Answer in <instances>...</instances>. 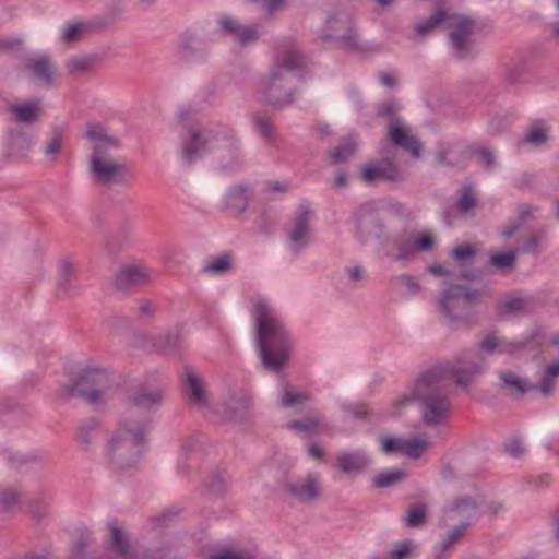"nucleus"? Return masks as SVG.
I'll return each instance as SVG.
<instances>
[{"label": "nucleus", "mask_w": 559, "mask_h": 559, "mask_svg": "<svg viewBox=\"0 0 559 559\" xmlns=\"http://www.w3.org/2000/svg\"><path fill=\"white\" fill-rule=\"evenodd\" d=\"M478 372L477 368L468 371L454 370L449 366H437L424 371L405 392L392 401L390 414L399 416L415 403L420 404L423 418L428 425L440 424L449 414V403L442 394L445 382L453 379L457 384L465 385L469 378Z\"/></svg>", "instance_id": "obj_1"}, {"label": "nucleus", "mask_w": 559, "mask_h": 559, "mask_svg": "<svg viewBox=\"0 0 559 559\" xmlns=\"http://www.w3.org/2000/svg\"><path fill=\"white\" fill-rule=\"evenodd\" d=\"M250 302L259 357L266 369L277 370L289 358L292 337L278 312L265 297L253 296Z\"/></svg>", "instance_id": "obj_2"}, {"label": "nucleus", "mask_w": 559, "mask_h": 559, "mask_svg": "<svg viewBox=\"0 0 559 559\" xmlns=\"http://www.w3.org/2000/svg\"><path fill=\"white\" fill-rule=\"evenodd\" d=\"M85 138L93 150L90 159L93 177L102 182H112L122 178L127 168L110 154L112 150L119 147L117 136L102 123H88Z\"/></svg>", "instance_id": "obj_3"}, {"label": "nucleus", "mask_w": 559, "mask_h": 559, "mask_svg": "<svg viewBox=\"0 0 559 559\" xmlns=\"http://www.w3.org/2000/svg\"><path fill=\"white\" fill-rule=\"evenodd\" d=\"M301 66V58L295 48L283 50L280 56L275 68L271 71L266 80L262 82V93L266 99L273 105H286L292 102L289 95L281 96L280 81L286 80L288 76L299 78L297 69Z\"/></svg>", "instance_id": "obj_4"}, {"label": "nucleus", "mask_w": 559, "mask_h": 559, "mask_svg": "<svg viewBox=\"0 0 559 559\" xmlns=\"http://www.w3.org/2000/svg\"><path fill=\"white\" fill-rule=\"evenodd\" d=\"M444 25L451 29V41L457 56L463 57L467 47V35L471 31L472 21L466 16L439 11L430 19L419 23L416 27L418 35H426L438 26Z\"/></svg>", "instance_id": "obj_5"}, {"label": "nucleus", "mask_w": 559, "mask_h": 559, "mask_svg": "<svg viewBox=\"0 0 559 559\" xmlns=\"http://www.w3.org/2000/svg\"><path fill=\"white\" fill-rule=\"evenodd\" d=\"M146 432L145 425L124 421L119 431L109 440L106 447L107 455L117 464L123 466L124 456H134L140 452V447Z\"/></svg>", "instance_id": "obj_6"}, {"label": "nucleus", "mask_w": 559, "mask_h": 559, "mask_svg": "<svg viewBox=\"0 0 559 559\" xmlns=\"http://www.w3.org/2000/svg\"><path fill=\"white\" fill-rule=\"evenodd\" d=\"M109 372L94 362H88L79 371L71 392H76L92 404L103 401L109 384Z\"/></svg>", "instance_id": "obj_7"}, {"label": "nucleus", "mask_w": 559, "mask_h": 559, "mask_svg": "<svg viewBox=\"0 0 559 559\" xmlns=\"http://www.w3.org/2000/svg\"><path fill=\"white\" fill-rule=\"evenodd\" d=\"M478 294L476 290L459 285H451L441 296V310L445 316L454 319L456 317L455 311L464 308L467 304L475 300Z\"/></svg>", "instance_id": "obj_8"}, {"label": "nucleus", "mask_w": 559, "mask_h": 559, "mask_svg": "<svg viewBox=\"0 0 559 559\" xmlns=\"http://www.w3.org/2000/svg\"><path fill=\"white\" fill-rule=\"evenodd\" d=\"M429 442L425 439L413 438L402 439L386 437L381 441V449L386 454L405 455L412 459L419 457L428 448Z\"/></svg>", "instance_id": "obj_9"}, {"label": "nucleus", "mask_w": 559, "mask_h": 559, "mask_svg": "<svg viewBox=\"0 0 559 559\" xmlns=\"http://www.w3.org/2000/svg\"><path fill=\"white\" fill-rule=\"evenodd\" d=\"M212 140L213 134L211 131L197 132L193 129L187 130L182 144L183 158L190 162L202 156Z\"/></svg>", "instance_id": "obj_10"}, {"label": "nucleus", "mask_w": 559, "mask_h": 559, "mask_svg": "<svg viewBox=\"0 0 559 559\" xmlns=\"http://www.w3.org/2000/svg\"><path fill=\"white\" fill-rule=\"evenodd\" d=\"M313 217V211L308 203H301L295 214V218L289 231V239L295 246L306 243L310 235V222Z\"/></svg>", "instance_id": "obj_11"}, {"label": "nucleus", "mask_w": 559, "mask_h": 559, "mask_svg": "<svg viewBox=\"0 0 559 559\" xmlns=\"http://www.w3.org/2000/svg\"><path fill=\"white\" fill-rule=\"evenodd\" d=\"M389 134L393 144L403 147L414 157L420 156L421 144L412 135L409 128L400 119L392 120Z\"/></svg>", "instance_id": "obj_12"}, {"label": "nucleus", "mask_w": 559, "mask_h": 559, "mask_svg": "<svg viewBox=\"0 0 559 559\" xmlns=\"http://www.w3.org/2000/svg\"><path fill=\"white\" fill-rule=\"evenodd\" d=\"M109 532L111 555L107 559H146V556L130 549L126 534L117 523L109 524Z\"/></svg>", "instance_id": "obj_13"}, {"label": "nucleus", "mask_w": 559, "mask_h": 559, "mask_svg": "<svg viewBox=\"0 0 559 559\" xmlns=\"http://www.w3.org/2000/svg\"><path fill=\"white\" fill-rule=\"evenodd\" d=\"M277 402L281 407L292 409L294 412H302L308 409L311 399L308 394L295 389L289 384H284L278 392Z\"/></svg>", "instance_id": "obj_14"}, {"label": "nucleus", "mask_w": 559, "mask_h": 559, "mask_svg": "<svg viewBox=\"0 0 559 559\" xmlns=\"http://www.w3.org/2000/svg\"><path fill=\"white\" fill-rule=\"evenodd\" d=\"M537 373V382L532 385V389L544 395L552 393L559 380V358L540 366Z\"/></svg>", "instance_id": "obj_15"}, {"label": "nucleus", "mask_w": 559, "mask_h": 559, "mask_svg": "<svg viewBox=\"0 0 559 559\" xmlns=\"http://www.w3.org/2000/svg\"><path fill=\"white\" fill-rule=\"evenodd\" d=\"M287 490L292 497L300 501H311L320 495V483L317 476L309 475L302 480L290 484Z\"/></svg>", "instance_id": "obj_16"}, {"label": "nucleus", "mask_w": 559, "mask_h": 559, "mask_svg": "<svg viewBox=\"0 0 559 559\" xmlns=\"http://www.w3.org/2000/svg\"><path fill=\"white\" fill-rule=\"evenodd\" d=\"M287 427L302 437H311L329 431L326 423L314 415H310L302 420H293L288 423Z\"/></svg>", "instance_id": "obj_17"}, {"label": "nucleus", "mask_w": 559, "mask_h": 559, "mask_svg": "<svg viewBox=\"0 0 559 559\" xmlns=\"http://www.w3.org/2000/svg\"><path fill=\"white\" fill-rule=\"evenodd\" d=\"M397 171L390 162L370 163L362 169V179L366 183H373L384 179H395Z\"/></svg>", "instance_id": "obj_18"}, {"label": "nucleus", "mask_w": 559, "mask_h": 559, "mask_svg": "<svg viewBox=\"0 0 559 559\" xmlns=\"http://www.w3.org/2000/svg\"><path fill=\"white\" fill-rule=\"evenodd\" d=\"M148 278L146 270L140 265L132 264L123 266L116 277V284L120 288L144 283Z\"/></svg>", "instance_id": "obj_19"}, {"label": "nucleus", "mask_w": 559, "mask_h": 559, "mask_svg": "<svg viewBox=\"0 0 559 559\" xmlns=\"http://www.w3.org/2000/svg\"><path fill=\"white\" fill-rule=\"evenodd\" d=\"M370 463V457L362 451L345 452L340 455L338 464L344 472L356 473Z\"/></svg>", "instance_id": "obj_20"}, {"label": "nucleus", "mask_w": 559, "mask_h": 559, "mask_svg": "<svg viewBox=\"0 0 559 559\" xmlns=\"http://www.w3.org/2000/svg\"><path fill=\"white\" fill-rule=\"evenodd\" d=\"M185 382L191 402L198 406H203L206 402V394L202 379L193 371H187Z\"/></svg>", "instance_id": "obj_21"}, {"label": "nucleus", "mask_w": 559, "mask_h": 559, "mask_svg": "<svg viewBox=\"0 0 559 559\" xmlns=\"http://www.w3.org/2000/svg\"><path fill=\"white\" fill-rule=\"evenodd\" d=\"M248 200V191L242 187H237L226 193L224 205L231 214H238L246 210Z\"/></svg>", "instance_id": "obj_22"}, {"label": "nucleus", "mask_w": 559, "mask_h": 559, "mask_svg": "<svg viewBox=\"0 0 559 559\" xmlns=\"http://www.w3.org/2000/svg\"><path fill=\"white\" fill-rule=\"evenodd\" d=\"M221 26L225 31L234 34L236 38L242 43H248L258 37V31L254 26H242L230 17H223L221 20Z\"/></svg>", "instance_id": "obj_23"}, {"label": "nucleus", "mask_w": 559, "mask_h": 559, "mask_svg": "<svg viewBox=\"0 0 559 559\" xmlns=\"http://www.w3.org/2000/svg\"><path fill=\"white\" fill-rule=\"evenodd\" d=\"M477 503L468 498L460 499L452 503L445 510V516L449 520L462 519V518H473L477 514Z\"/></svg>", "instance_id": "obj_24"}, {"label": "nucleus", "mask_w": 559, "mask_h": 559, "mask_svg": "<svg viewBox=\"0 0 559 559\" xmlns=\"http://www.w3.org/2000/svg\"><path fill=\"white\" fill-rule=\"evenodd\" d=\"M548 138L549 130L547 126L544 122H538L527 130L524 138L522 139V144L538 147L544 144Z\"/></svg>", "instance_id": "obj_25"}, {"label": "nucleus", "mask_w": 559, "mask_h": 559, "mask_svg": "<svg viewBox=\"0 0 559 559\" xmlns=\"http://www.w3.org/2000/svg\"><path fill=\"white\" fill-rule=\"evenodd\" d=\"M29 68L32 70L33 75H35L38 80L50 83L56 76V72L50 66L48 59L46 57H38L31 61Z\"/></svg>", "instance_id": "obj_26"}, {"label": "nucleus", "mask_w": 559, "mask_h": 559, "mask_svg": "<svg viewBox=\"0 0 559 559\" xmlns=\"http://www.w3.org/2000/svg\"><path fill=\"white\" fill-rule=\"evenodd\" d=\"M11 111L15 116L16 120L23 123H29L34 121L39 112L38 102H28L21 105H14L11 107Z\"/></svg>", "instance_id": "obj_27"}, {"label": "nucleus", "mask_w": 559, "mask_h": 559, "mask_svg": "<svg viewBox=\"0 0 559 559\" xmlns=\"http://www.w3.org/2000/svg\"><path fill=\"white\" fill-rule=\"evenodd\" d=\"M501 380L504 386L513 394H522L533 390L532 384H530L526 379L513 372H503L501 374Z\"/></svg>", "instance_id": "obj_28"}, {"label": "nucleus", "mask_w": 559, "mask_h": 559, "mask_svg": "<svg viewBox=\"0 0 559 559\" xmlns=\"http://www.w3.org/2000/svg\"><path fill=\"white\" fill-rule=\"evenodd\" d=\"M406 477V474L401 469H389L379 473L372 479L373 485L378 488H389Z\"/></svg>", "instance_id": "obj_29"}, {"label": "nucleus", "mask_w": 559, "mask_h": 559, "mask_svg": "<svg viewBox=\"0 0 559 559\" xmlns=\"http://www.w3.org/2000/svg\"><path fill=\"white\" fill-rule=\"evenodd\" d=\"M415 550L414 542L403 540L392 547L386 559H412Z\"/></svg>", "instance_id": "obj_30"}, {"label": "nucleus", "mask_w": 559, "mask_h": 559, "mask_svg": "<svg viewBox=\"0 0 559 559\" xmlns=\"http://www.w3.org/2000/svg\"><path fill=\"white\" fill-rule=\"evenodd\" d=\"M513 347L512 344L502 343L500 338L493 334L487 335L480 343V348L485 353H492L498 349L499 352H509Z\"/></svg>", "instance_id": "obj_31"}, {"label": "nucleus", "mask_w": 559, "mask_h": 559, "mask_svg": "<svg viewBox=\"0 0 559 559\" xmlns=\"http://www.w3.org/2000/svg\"><path fill=\"white\" fill-rule=\"evenodd\" d=\"M230 258L228 255H221L210 261L204 270L211 274H221L230 267Z\"/></svg>", "instance_id": "obj_32"}, {"label": "nucleus", "mask_w": 559, "mask_h": 559, "mask_svg": "<svg viewBox=\"0 0 559 559\" xmlns=\"http://www.w3.org/2000/svg\"><path fill=\"white\" fill-rule=\"evenodd\" d=\"M468 523H461L460 525L452 528L440 542V547L447 549L455 544L466 532Z\"/></svg>", "instance_id": "obj_33"}, {"label": "nucleus", "mask_w": 559, "mask_h": 559, "mask_svg": "<svg viewBox=\"0 0 559 559\" xmlns=\"http://www.w3.org/2000/svg\"><path fill=\"white\" fill-rule=\"evenodd\" d=\"M524 309V300L520 297H508L499 306L502 314H512Z\"/></svg>", "instance_id": "obj_34"}, {"label": "nucleus", "mask_w": 559, "mask_h": 559, "mask_svg": "<svg viewBox=\"0 0 559 559\" xmlns=\"http://www.w3.org/2000/svg\"><path fill=\"white\" fill-rule=\"evenodd\" d=\"M514 260H515L514 251L495 253L490 257L491 265L497 269L510 267L514 263Z\"/></svg>", "instance_id": "obj_35"}, {"label": "nucleus", "mask_w": 559, "mask_h": 559, "mask_svg": "<svg viewBox=\"0 0 559 559\" xmlns=\"http://www.w3.org/2000/svg\"><path fill=\"white\" fill-rule=\"evenodd\" d=\"M475 253L476 250L472 246L463 245L453 249L452 257L457 263L464 265L474 258Z\"/></svg>", "instance_id": "obj_36"}, {"label": "nucleus", "mask_w": 559, "mask_h": 559, "mask_svg": "<svg viewBox=\"0 0 559 559\" xmlns=\"http://www.w3.org/2000/svg\"><path fill=\"white\" fill-rule=\"evenodd\" d=\"M86 31L84 23L75 22L67 25L62 31V38L66 41H73L80 38V36Z\"/></svg>", "instance_id": "obj_37"}, {"label": "nucleus", "mask_w": 559, "mask_h": 559, "mask_svg": "<svg viewBox=\"0 0 559 559\" xmlns=\"http://www.w3.org/2000/svg\"><path fill=\"white\" fill-rule=\"evenodd\" d=\"M356 144L354 142H348L343 144L342 146L334 150L331 154V157L335 163H342L346 160L355 151Z\"/></svg>", "instance_id": "obj_38"}, {"label": "nucleus", "mask_w": 559, "mask_h": 559, "mask_svg": "<svg viewBox=\"0 0 559 559\" xmlns=\"http://www.w3.org/2000/svg\"><path fill=\"white\" fill-rule=\"evenodd\" d=\"M426 518L425 506H417L413 508L405 518V522L409 526H418Z\"/></svg>", "instance_id": "obj_39"}, {"label": "nucleus", "mask_w": 559, "mask_h": 559, "mask_svg": "<svg viewBox=\"0 0 559 559\" xmlns=\"http://www.w3.org/2000/svg\"><path fill=\"white\" fill-rule=\"evenodd\" d=\"M160 400L158 392H140L135 395L134 402L139 406L148 407Z\"/></svg>", "instance_id": "obj_40"}, {"label": "nucleus", "mask_w": 559, "mask_h": 559, "mask_svg": "<svg viewBox=\"0 0 559 559\" xmlns=\"http://www.w3.org/2000/svg\"><path fill=\"white\" fill-rule=\"evenodd\" d=\"M433 239L429 234H419L414 238L413 249L416 251H428L433 247Z\"/></svg>", "instance_id": "obj_41"}, {"label": "nucleus", "mask_w": 559, "mask_h": 559, "mask_svg": "<svg viewBox=\"0 0 559 559\" xmlns=\"http://www.w3.org/2000/svg\"><path fill=\"white\" fill-rule=\"evenodd\" d=\"M474 203H475V198H474L471 187H464L462 190V194L457 202L459 209L462 212H467L468 210H471L474 206Z\"/></svg>", "instance_id": "obj_42"}, {"label": "nucleus", "mask_w": 559, "mask_h": 559, "mask_svg": "<svg viewBox=\"0 0 559 559\" xmlns=\"http://www.w3.org/2000/svg\"><path fill=\"white\" fill-rule=\"evenodd\" d=\"M525 449V442L519 437L511 438L506 444L507 452L514 457L520 456Z\"/></svg>", "instance_id": "obj_43"}, {"label": "nucleus", "mask_w": 559, "mask_h": 559, "mask_svg": "<svg viewBox=\"0 0 559 559\" xmlns=\"http://www.w3.org/2000/svg\"><path fill=\"white\" fill-rule=\"evenodd\" d=\"M212 559H251V557L240 550L224 549L214 555Z\"/></svg>", "instance_id": "obj_44"}, {"label": "nucleus", "mask_w": 559, "mask_h": 559, "mask_svg": "<svg viewBox=\"0 0 559 559\" xmlns=\"http://www.w3.org/2000/svg\"><path fill=\"white\" fill-rule=\"evenodd\" d=\"M19 498V493L15 490H5L0 492V508L8 509L12 507Z\"/></svg>", "instance_id": "obj_45"}, {"label": "nucleus", "mask_w": 559, "mask_h": 559, "mask_svg": "<svg viewBox=\"0 0 559 559\" xmlns=\"http://www.w3.org/2000/svg\"><path fill=\"white\" fill-rule=\"evenodd\" d=\"M90 62L87 57H75L69 61L68 67L71 72H79L86 69Z\"/></svg>", "instance_id": "obj_46"}, {"label": "nucleus", "mask_w": 559, "mask_h": 559, "mask_svg": "<svg viewBox=\"0 0 559 559\" xmlns=\"http://www.w3.org/2000/svg\"><path fill=\"white\" fill-rule=\"evenodd\" d=\"M62 141L59 136L51 139L46 146V155L51 158H55L56 155L59 153Z\"/></svg>", "instance_id": "obj_47"}, {"label": "nucleus", "mask_w": 559, "mask_h": 559, "mask_svg": "<svg viewBox=\"0 0 559 559\" xmlns=\"http://www.w3.org/2000/svg\"><path fill=\"white\" fill-rule=\"evenodd\" d=\"M346 276L349 282L357 283L364 277V270L359 265H353L346 269Z\"/></svg>", "instance_id": "obj_48"}, {"label": "nucleus", "mask_w": 559, "mask_h": 559, "mask_svg": "<svg viewBox=\"0 0 559 559\" xmlns=\"http://www.w3.org/2000/svg\"><path fill=\"white\" fill-rule=\"evenodd\" d=\"M59 272L62 278H69L75 272V265L70 260H63L60 263Z\"/></svg>", "instance_id": "obj_49"}, {"label": "nucleus", "mask_w": 559, "mask_h": 559, "mask_svg": "<svg viewBox=\"0 0 559 559\" xmlns=\"http://www.w3.org/2000/svg\"><path fill=\"white\" fill-rule=\"evenodd\" d=\"M254 124H255V128L258 130V132L263 135V136H267L270 133H271V126L269 123V121L264 118H257L254 120Z\"/></svg>", "instance_id": "obj_50"}, {"label": "nucleus", "mask_w": 559, "mask_h": 559, "mask_svg": "<svg viewBox=\"0 0 559 559\" xmlns=\"http://www.w3.org/2000/svg\"><path fill=\"white\" fill-rule=\"evenodd\" d=\"M286 0H266L265 9L270 14L276 13L285 5Z\"/></svg>", "instance_id": "obj_51"}, {"label": "nucleus", "mask_w": 559, "mask_h": 559, "mask_svg": "<svg viewBox=\"0 0 559 559\" xmlns=\"http://www.w3.org/2000/svg\"><path fill=\"white\" fill-rule=\"evenodd\" d=\"M478 159L484 166L489 167L495 162V155L488 150H481L478 152Z\"/></svg>", "instance_id": "obj_52"}, {"label": "nucleus", "mask_w": 559, "mask_h": 559, "mask_svg": "<svg viewBox=\"0 0 559 559\" xmlns=\"http://www.w3.org/2000/svg\"><path fill=\"white\" fill-rule=\"evenodd\" d=\"M288 189V186L284 182L275 181L269 185L270 193H278L284 192Z\"/></svg>", "instance_id": "obj_53"}, {"label": "nucleus", "mask_w": 559, "mask_h": 559, "mask_svg": "<svg viewBox=\"0 0 559 559\" xmlns=\"http://www.w3.org/2000/svg\"><path fill=\"white\" fill-rule=\"evenodd\" d=\"M380 81L385 86H393L395 84V76L391 73H383Z\"/></svg>", "instance_id": "obj_54"}, {"label": "nucleus", "mask_w": 559, "mask_h": 559, "mask_svg": "<svg viewBox=\"0 0 559 559\" xmlns=\"http://www.w3.org/2000/svg\"><path fill=\"white\" fill-rule=\"evenodd\" d=\"M396 109V106L394 104H385L381 107L379 110V115L381 116H389Z\"/></svg>", "instance_id": "obj_55"}, {"label": "nucleus", "mask_w": 559, "mask_h": 559, "mask_svg": "<svg viewBox=\"0 0 559 559\" xmlns=\"http://www.w3.org/2000/svg\"><path fill=\"white\" fill-rule=\"evenodd\" d=\"M322 453H323V451H322V449H321L319 445H317V444H312V445H310V448H309V454H310L312 457H314V459H320V457L322 456Z\"/></svg>", "instance_id": "obj_56"}, {"label": "nucleus", "mask_w": 559, "mask_h": 559, "mask_svg": "<svg viewBox=\"0 0 559 559\" xmlns=\"http://www.w3.org/2000/svg\"><path fill=\"white\" fill-rule=\"evenodd\" d=\"M430 271L435 275H444L447 273L445 270L440 265L432 266Z\"/></svg>", "instance_id": "obj_57"}, {"label": "nucleus", "mask_w": 559, "mask_h": 559, "mask_svg": "<svg viewBox=\"0 0 559 559\" xmlns=\"http://www.w3.org/2000/svg\"><path fill=\"white\" fill-rule=\"evenodd\" d=\"M346 175L345 174H340L335 177L334 179V182L335 185L337 186H343L345 182H346Z\"/></svg>", "instance_id": "obj_58"}, {"label": "nucleus", "mask_w": 559, "mask_h": 559, "mask_svg": "<svg viewBox=\"0 0 559 559\" xmlns=\"http://www.w3.org/2000/svg\"><path fill=\"white\" fill-rule=\"evenodd\" d=\"M518 228V225H514L513 228H506L503 231H502V236L504 238H510L513 234H514V230Z\"/></svg>", "instance_id": "obj_59"}, {"label": "nucleus", "mask_w": 559, "mask_h": 559, "mask_svg": "<svg viewBox=\"0 0 559 559\" xmlns=\"http://www.w3.org/2000/svg\"><path fill=\"white\" fill-rule=\"evenodd\" d=\"M550 343L555 346H559V336H554L551 340H550Z\"/></svg>", "instance_id": "obj_60"}, {"label": "nucleus", "mask_w": 559, "mask_h": 559, "mask_svg": "<svg viewBox=\"0 0 559 559\" xmlns=\"http://www.w3.org/2000/svg\"><path fill=\"white\" fill-rule=\"evenodd\" d=\"M141 310L142 312L144 313H150L151 309H150V306L148 305H143L141 306Z\"/></svg>", "instance_id": "obj_61"}, {"label": "nucleus", "mask_w": 559, "mask_h": 559, "mask_svg": "<svg viewBox=\"0 0 559 559\" xmlns=\"http://www.w3.org/2000/svg\"><path fill=\"white\" fill-rule=\"evenodd\" d=\"M555 536L559 538V521L555 525Z\"/></svg>", "instance_id": "obj_62"}, {"label": "nucleus", "mask_w": 559, "mask_h": 559, "mask_svg": "<svg viewBox=\"0 0 559 559\" xmlns=\"http://www.w3.org/2000/svg\"><path fill=\"white\" fill-rule=\"evenodd\" d=\"M29 559H46V557L43 556H33Z\"/></svg>", "instance_id": "obj_63"}, {"label": "nucleus", "mask_w": 559, "mask_h": 559, "mask_svg": "<svg viewBox=\"0 0 559 559\" xmlns=\"http://www.w3.org/2000/svg\"><path fill=\"white\" fill-rule=\"evenodd\" d=\"M555 33L559 35V23L555 25Z\"/></svg>", "instance_id": "obj_64"}]
</instances>
